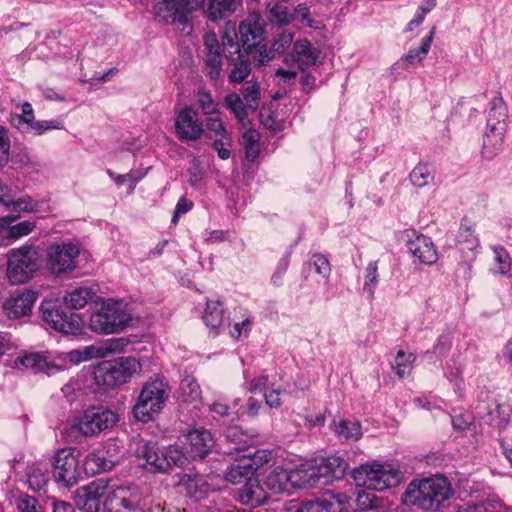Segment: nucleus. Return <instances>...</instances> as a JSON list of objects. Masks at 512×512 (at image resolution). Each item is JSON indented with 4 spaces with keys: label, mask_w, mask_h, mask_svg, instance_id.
<instances>
[{
    "label": "nucleus",
    "mask_w": 512,
    "mask_h": 512,
    "mask_svg": "<svg viewBox=\"0 0 512 512\" xmlns=\"http://www.w3.org/2000/svg\"><path fill=\"white\" fill-rule=\"evenodd\" d=\"M137 456L145 461L143 466L151 473H167L172 466H181L185 461L182 453L176 448L161 449L153 442L139 444Z\"/></svg>",
    "instance_id": "6"
},
{
    "label": "nucleus",
    "mask_w": 512,
    "mask_h": 512,
    "mask_svg": "<svg viewBox=\"0 0 512 512\" xmlns=\"http://www.w3.org/2000/svg\"><path fill=\"white\" fill-rule=\"evenodd\" d=\"M27 483L31 490L41 492L48 484L47 470L38 465H33L27 475Z\"/></svg>",
    "instance_id": "40"
},
{
    "label": "nucleus",
    "mask_w": 512,
    "mask_h": 512,
    "mask_svg": "<svg viewBox=\"0 0 512 512\" xmlns=\"http://www.w3.org/2000/svg\"><path fill=\"white\" fill-rule=\"evenodd\" d=\"M37 206L38 204L29 196L17 200H13L11 197L10 202L6 204V207L12 211L11 214H19V217L21 216V212L37 211Z\"/></svg>",
    "instance_id": "49"
},
{
    "label": "nucleus",
    "mask_w": 512,
    "mask_h": 512,
    "mask_svg": "<svg viewBox=\"0 0 512 512\" xmlns=\"http://www.w3.org/2000/svg\"><path fill=\"white\" fill-rule=\"evenodd\" d=\"M436 27H432L428 36H426L421 43L420 48H411L408 53L403 57L409 64H415L421 62L428 54L431 44L434 39Z\"/></svg>",
    "instance_id": "36"
},
{
    "label": "nucleus",
    "mask_w": 512,
    "mask_h": 512,
    "mask_svg": "<svg viewBox=\"0 0 512 512\" xmlns=\"http://www.w3.org/2000/svg\"><path fill=\"white\" fill-rule=\"evenodd\" d=\"M224 103L227 109L233 113L235 118L244 124L245 120H247V107L243 99L236 92L228 93L224 98Z\"/></svg>",
    "instance_id": "38"
},
{
    "label": "nucleus",
    "mask_w": 512,
    "mask_h": 512,
    "mask_svg": "<svg viewBox=\"0 0 512 512\" xmlns=\"http://www.w3.org/2000/svg\"><path fill=\"white\" fill-rule=\"evenodd\" d=\"M190 443V454L193 459H203L214 446L211 433L205 429H194L187 435Z\"/></svg>",
    "instance_id": "21"
},
{
    "label": "nucleus",
    "mask_w": 512,
    "mask_h": 512,
    "mask_svg": "<svg viewBox=\"0 0 512 512\" xmlns=\"http://www.w3.org/2000/svg\"><path fill=\"white\" fill-rule=\"evenodd\" d=\"M10 159V138L8 130L0 125V166H5Z\"/></svg>",
    "instance_id": "59"
},
{
    "label": "nucleus",
    "mask_w": 512,
    "mask_h": 512,
    "mask_svg": "<svg viewBox=\"0 0 512 512\" xmlns=\"http://www.w3.org/2000/svg\"><path fill=\"white\" fill-rule=\"evenodd\" d=\"M335 432L345 440L357 441L362 436L360 423L346 420H340L335 424Z\"/></svg>",
    "instance_id": "42"
},
{
    "label": "nucleus",
    "mask_w": 512,
    "mask_h": 512,
    "mask_svg": "<svg viewBox=\"0 0 512 512\" xmlns=\"http://www.w3.org/2000/svg\"><path fill=\"white\" fill-rule=\"evenodd\" d=\"M290 482L292 488H311L316 486L315 478H317L313 470V463H305L289 470Z\"/></svg>",
    "instance_id": "28"
},
{
    "label": "nucleus",
    "mask_w": 512,
    "mask_h": 512,
    "mask_svg": "<svg viewBox=\"0 0 512 512\" xmlns=\"http://www.w3.org/2000/svg\"><path fill=\"white\" fill-rule=\"evenodd\" d=\"M293 33L285 30L279 34L278 38L273 43V51L283 53L291 45L293 41Z\"/></svg>",
    "instance_id": "63"
},
{
    "label": "nucleus",
    "mask_w": 512,
    "mask_h": 512,
    "mask_svg": "<svg viewBox=\"0 0 512 512\" xmlns=\"http://www.w3.org/2000/svg\"><path fill=\"white\" fill-rule=\"evenodd\" d=\"M263 486L267 492L276 494L289 491L291 488L289 470L280 466L274 468L266 475Z\"/></svg>",
    "instance_id": "27"
},
{
    "label": "nucleus",
    "mask_w": 512,
    "mask_h": 512,
    "mask_svg": "<svg viewBox=\"0 0 512 512\" xmlns=\"http://www.w3.org/2000/svg\"><path fill=\"white\" fill-rule=\"evenodd\" d=\"M39 269V255L32 246L12 249L7 254V277L11 284L29 281Z\"/></svg>",
    "instance_id": "5"
},
{
    "label": "nucleus",
    "mask_w": 512,
    "mask_h": 512,
    "mask_svg": "<svg viewBox=\"0 0 512 512\" xmlns=\"http://www.w3.org/2000/svg\"><path fill=\"white\" fill-rule=\"evenodd\" d=\"M43 320L54 330H56L57 326H62L63 323H59L61 318L64 317V309L58 304L57 301L54 300H44L41 303L40 307ZM68 329H71L70 326H65Z\"/></svg>",
    "instance_id": "30"
},
{
    "label": "nucleus",
    "mask_w": 512,
    "mask_h": 512,
    "mask_svg": "<svg viewBox=\"0 0 512 512\" xmlns=\"http://www.w3.org/2000/svg\"><path fill=\"white\" fill-rule=\"evenodd\" d=\"M457 243L464 245L467 249L473 250L479 244L477 235H475L474 225L467 218H463L457 235Z\"/></svg>",
    "instance_id": "34"
},
{
    "label": "nucleus",
    "mask_w": 512,
    "mask_h": 512,
    "mask_svg": "<svg viewBox=\"0 0 512 512\" xmlns=\"http://www.w3.org/2000/svg\"><path fill=\"white\" fill-rule=\"evenodd\" d=\"M491 110L487 120L488 130L485 133L483 147H498L503 142L505 132L506 108L502 98H493L491 101Z\"/></svg>",
    "instance_id": "13"
},
{
    "label": "nucleus",
    "mask_w": 512,
    "mask_h": 512,
    "mask_svg": "<svg viewBox=\"0 0 512 512\" xmlns=\"http://www.w3.org/2000/svg\"><path fill=\"white\" fill-rule=\"evenodd\" d=\"M308 264L314 267L317 274L328 278L331 272V267L328 259L322 254H314L309 260Z\"/></svg>",
    "instance_id": "58"
},
{
    "label": "nucleus",
    "mask_w": 512,
    "mask_h": 512,
    "mask_svg": "<svg viewBox=\"0 0 512 512\" xmlns=\"http://www.w3.org/2000/svg\"><path fill=\"white\" fill-rule=\"evenodd\" d=\"M180 397L182 401L189 403H198L201 400V389L196 380L191 376H186L180 382Z\"/></svg>",
    "instance_id": "35"
},
{
    "label": "nucleus",
    "mask_w": 512,
    "mask_h": 512,
    "mask_svg": "<svg viewBox=\"0 0 512 512\" xmlns=\"http://www.w3.org/2000/svg\"><path fill=\"white\" fill-rule=\"evenodd\" d=\"M241 41L246 52L258 47L264 40V23L259 14H250L239 25Z\"/></svg>",
    "instance_id": "17"
},
{
    "label": "nucleus",
    "mask_w": 512,
    "mask_h": 512,
    "mask_svg": "<svg viewBox=\"0 0 512 512\" xmlns=\"http://www.w3.org/2000/svg\"><path fill=\"white\" fill-rule=\"evenodd\" d=\"M313 470L317 476V478H315L316 486L326 485L334 480L322 458L314 461Z\"/></svg>",
    "instance_id": "57"
},
{
    "label": "nucleus",
    "mask_w": 512,
    "mask_h": 512,
    "mask_svg": "<svg viewBox=\"0 0 512 512\" xmlns=\"http://www.w3.org/2000/svg\"><path fill=\"white\" fill-rule=\"evenodd\" d=\"M226 60L228 66L230 67V72L228 75V80L230 83H241L250 75L252 67L248 52H246V54L240 53L234 56L227 55Z\"/></svg>",
    "instance_id": "24"
},
{
    "label": "nucleus",
    "mask_w": 512,
    "mask_h": 512,
    "mask_svg": "<svg viewBox=\"0 0 512 512\" xmlns=\"http://www.w3.org/2000/svg\"><path fill=\"white\" fill-rule=\"evenodd\" d=\"M119 421L118 414L104 406H90L68 421L69 434L74 437H96L113 428Z\"/></svg>",
    "instance_id": "2"
},
{
    "label": "nucleus",
    "mask_w": 512,
    "mask_h": 512,
    "mask_svg": "<svg viewBox=\"0 0 512 512\" xmlns=\"http://www.w3.org/2000/svg\"><path fill=\"white\" fill-rule=\"evenodd\" d=\"M352 497V509L357 511L374 510L380 506V499L377 497L375 490L359 489Z\"/></svg>",
    "instance_id": "31"
},
{
    "label": "nucleus",
    "mask_w": 512,
    "mask_h": 512,
    "mask_svg": "<svg viewBox=\"0 0 512 512\" xmlns=\"http://www.w3.org/2000/svg\"><path fill=\"white\" fill-rule=\"evenodd\" d=\"M197 104L204 115L219 114V104L214 100L211 92L205 87H200L196 93Z\"/></svg>",
    "instance_id": "39"
},
{
    "label": "nucleus",
    "mask_w": 512,
    "mask_h": 512,
    "mask_svg": "<svg viewBox=\"0 0 512 512\" xmlns=\"http://www.w3.org/2000/svg\"><path fill=\"white\" fill-rule=\"evenodd\" d=\"M94 296V292L89 287H79L64 296V302L72 309L83 308Z\"/></svg>",
    "instance_id": "33"
},
{
    "label": "nucleus",
    "mask_w": 512,
    "mask_h": 512,
    "mask_svg": "<svg viewBox=\"0 0 512 512\" xmlns=\"http://www.w3.org/2000/svg\"><path fill=\"white\" fill-rule=\"evenodd\" d=\"M222 54L221 55H205L203 60V72L211 81H217L222 75Z\"/></svg>",
    "instance_id": "41"
},
{
    "label": "nucleus",
    "mask_w": 512,
    "mask_h": 512,
    "mask_svg": "<svg viewBox=\"0 0 512 512\" xmlns=\"http://www.w3.org/2000/svg\"><path fill=\"white\" fill-rule=\"evenodd\" d=\"M141 501V494L136 489L117 487L107 495L104 509L105 512H144Z\"/></svg>",
    "instance_id": "12"
},
{
    "label": "nucleus",
    "mask_w": 512,
    "mask_h": 512,
    "mask_svg": "<svg viewBox=\"0 0 512 512\" xmlns=\"http://www.w3.org/2000/svg\"><path fill=\"white\" fill-rule=\"evenodd\" d=\"M139 370L140 363L135 358L119 357L99 364L94 374L99 384L114 387L126 383Z\"/></svg>",
    "instance_id": "8"
},
{
    "label": "nucleus",
    "mask_w": 512,
    "mask_h": 512,
    "mask_svg": "<svg viewBox=\"0 0 512 512\" xmlns=\"http://www.w3.org/2000/svg\"><path fill=\"white\" fill-rule=\"evenodd\" d=\"M59 323H63L65 326H70L71 329H68L67 327L64 328V326H57L56 331L62 332L65 334H80L83 329V321L79 314L74 312H66L64 310V317L61 318V321Z\"/></svg>",
    "instance_id": "43"
},
{
    "label": "nucleus",
    "mask_w": 512,
    "mask_h": 512,
    "mask_svg": "<svg viewBox=\"0 0 512 512\" xmlns=\"http://www.w3.org/2000/svg\"><path fill=\"white\" fill-rule=\"evenodd\" d=\"M315 501L321 504L328 512H341L346 507H353L352 497L345 493L328 491L322 498Z\"/></svg>",
    "instance_id": "29"
},
{
    "label": "nucleus",
    "mask_w": 512,
    "mask_h": 512,
    "mask_svg": "<svg viewBox=\"0 0 512 512\" xmlns=\"http://www.w3.org/2000/svg\"><path fill=\"white\" fill-rule=\"evenodd\" d=\"M130 315L123 309L120 302L108 300L90 317V328L103 334L117 333L130 322Z\"/></svg>",
    "instance_id": "7"
},
{
    "label": "nucleus",
    "mask_w": 512,
    "mask_h": 512,
    "mask_svg": "<svg viewBox=\"0 0 512 512\" xmlns=\"http://www.w3.org/2000/svg\"><path fill=\"white\" fill-rule=\"evenodd\" d=\"M495 260L498 265L497 272L501 275L512 272V260L507 251L501 247L494 248Z\"/></svg>",
    "instance_id": "55"
},
{
    "label": "nucleus",
    "mask_w": 512,
    "mask_h": 512,
    "mask_svg": "<svg viewBox=\"0 0 512 512\" xmlns=\"http://www.w3.org/2000/svg\"><path fill=\"white\" fill-rule=\"evenodd\" d=\"M487 422L496 428H504L509 422L508 408L496 404L494 410L487 413Z\"/></svg>",
    "instance_id": "50"
},
{
    "label": "nucleus",
    "mask_w": 512,
    "mask_h": 512,
    "mask_svg": "<svg viewBox=\"0 0 512 512\" xmlns=\"http://www.w3.org/2000/svg\"><path fill=\"white\" fill-rule=\"evenodd\" d=\"M414 360L415 356L413 354H406L402 350L398 351L394 369L399 378H404L410 374Z\"/></svg>",
    "instance_id": "51"
},
{
    "label": "nucleus",
    "mask_w": 512,
    "mask_h": 512,
    "mask_svg": "<svg viewBox=\"0 0 512 512\" xmlns=\"http://www.w3.org/2000/svg\"><path fill=\"white\" fill-rule=\"evenodd\" d=\"M293 51L294 60L298 63L301 71H304L307 66L316 65L321 55V51L312 47L306 39L297 40L294 43Z\"/></svg>",
    "instance_id": "26"
},
{
    "label": "nucleus",
    "mask_w": 512,
    "mask_h": 512,
    "mask_svg": "<svg viewBox=\"0 0 512 512\" xmlns=\"http://www.w3.org/2000/svg\"><path fill=\"white\" fill-rule=\"evenodd\" d=\"M254 462L251 456H242L228 468L225 475L226 480L232 484H240L243 481L246 482L248 479H252L256 471Z\"/></svg>",
    "instance_id": "23"
},
{
    "label": "nucleus",
    "mask_w": 512,
    "mask_h": 512,
    "mask_svg": "<svg viewBox=\"0 0 512 512\" xmlns=\"http://www.w3.org/2000/svg\"><path fill=\"white\" fill-rule=\"evenodd\" d=\"M205 128L208 136L215 137L212 147L217 151L218 157L227 160L230 157V147L232 145L231 133L227 130L225 123L220 117H209L205 120Z\"/></svg>",
    "instance_id": "15"
},
{
    "label": "nucleus",
    "mask_w": 512,
    "mask_h": 512,
    "mask_svg": "<svg viewBox=\"0 0 512 512\" xmlns=\"http://www.w3.org/2000/svg\"><path fill=\"white\" fill-rule=\"evenodd\" d=\"M407 247L413 256L421 263L431 265L437 261V252L430 238L424 235H417L407 242Z\"/></svg>",
    "instance_id": "22"
},
{
    "label": "nucleus",
    "mask_w": 512,
    "mask_h": 512,
    "mask_svg": "<svg viewBox=\"0 0 512 512\" xmlns=\"http://www.w3.org/2000/svg\"><path fill=\"white\" fill-rule=\"evenodd\" d=\"M242 95L246 101L247 108L256 110L258 108V99L260 96V86L258 83L247 84L242 89Z\"/></svg>",
    "instance_id": "53"
},
{
    "label": "nucleus",
    "mask_w": 512,
    "mask_h": 512,
    "mask_svg": "<svg viewBox=\"0 0 512 512\" xmlns=\"http://www.w3.org/2000/svg\"><path fill=\"white\" fill-rule=\"evenodd\" d=\"M38 297V293L33 290H25L20 294H15L8 298L4 303V310L9 318H20L28 315L34 302Z\"/></svg>",
    "instance_id": "20"
},
{
    "label": "nucleus",
    "mask_w": 512,
    "mask_h": 512,
    "mask_svg": "<svg viewBox=\"0 0 512 512\" xmlns=\"http://www.w3.org/2000/svg\"><path fill=\"white\" fill-rule=\"evenodd\" d=\"M36 227V223L30 220H24L15 225L10 224L8 229V239H18L30 234Z\"/></svg>",
    "instance_id": "54"
},
{
    "label": "nucleus",
    "mask_w": 512,
    "mask_h": 512,
    "mask_svg": "<svg viewBox=\"0 0 512 512\" xmlns=\"http://www.w3.org/2000/svg\"><path fill=\"white\" fill-rule=\"evenodd\" d=\"M127 345L128 341L125 338L107 340L103 348L97 349V356L104 357L107 353L121 352Z\"/></svg>",
    "instance_id": "60"
},
{
    "label": "nucleus",
    "mask_w": 512,
    "mask_h": 512,
    "mask_svg": "<svg viewBox=\"0 0 512 512\" xmlns=\"http://www.w3.org/2000/svg\"><path fill=\"white\" fill-rule=\"evenodd\" d=\"M433 180V174L425 164H418L410 173V181L415 187H424Z\"/></svg>",
    "instance_id": "48"
},
{
    "label": "nucleus",
    "mask_w": 512,
    "mask_h": 512,
    "mask_svg": "<svg viewBox=\"0 0 512 512\" xmlns=\"http://www.w3.org/2000/svg\"><path fill=\"white\" fill-rule=\"evenodd\" d=\"M242 4V0H208L205 15L210 21H219L231 16Z\"/></svg>",
    "instance_id": "25"
},
{
    "label": "nucleus",
    "mask_w": 512,
    "mask_h": 512,
    "mask_svg": "<svg viewBox=\"0 0 512 512\" xmlns=\"http://www.w3.org/2000/svg\"><path fill=\"white\" fill-rule=\"evenodd\" d=\"M105 489L106 486L101 481H93L78 488L75 492L76 505L83 512H99Z\"/></svg>",
    "instance_id": "18"
},
{
    "label": "nucleus",
    "mask_w": 512,
    "mask_h": 512,
    "mask_svg": "<svg viewBox=\"0 0 512 512\" xmlns=\"http://www.w3.org/2000/svg\"><path fill=\"white\" fill-rule=\"evenodd\" d=\"M170 386L162 379L147 381L132 412L137 421L148 423L162 411L169 398Z\"/></svg>",
    "instance_id": "3"
},
{
    "label": "nucleus",
    "mask_w": 512,
    "mask_h": 512,
    "mask_svg": "<svg viewBox=\"0 0 512 512\" xmlns=\"http://www.w3.org/2000/svg\"><path fill=\"white\" fill-rule=\"evenodd\" d=\"M325 462L332 479L339 480L343 478L348 468V463L340 456L331 455L328 457H322Z\"/></svg>",
    "instance_id": "45"
},
{
    "label": "nucleus",
    "mask_w": 512,
    "mask_h": 512,
    "mask_svg": "<svg viewBox=\"0 0 512 512\" xmlns=\"http://www.w3.org/2000/svg\"><path fill=\"white\" fill-rule=\"evenodd\" d=\"M80 451L73 447L58 449L53 457V478L63 487H73L80 478Z\"/></svg>",
    "instance_id": "9"
},
{
    "label": "nucleus",
    "mask_w": 512,
    "mask_h": 512,
    "mask_svg": "<svg viewBox=\"0 0 512 512\" xmlns=\"http://www.w3.org/2000/svg\"><path fill=\"white\" fill-rule=\"evenodd\" d=\"M63 127L61 121H32L23 132H27L29 129L33 130L35 134L40 135L43 132L51 129H61Z\"/></svg>",
    "instance_id": "61"
},
{
    "label": "nucleus",
    "mask_w": 512,
    "mask_h": 512,
    "mask_svg": "<svg viewBox=\"0 0 512 512\" xmlns=\"http://www.w3.org/2000/svg\"><path fill=\"white\" fill-rule=\"evenodd\" d=\"M34 120V113L32 105L25 102L22 105V114L15 115L11 118V123L19 130L23 131Z\"/></svg>",
    "instance_id": "52"
},
{
    "label": "nucleus",
    "mask_w": 512,
    "mask_h": 512,
    "mask_svg": "<svg viewBox=\"0 0 512 512\" xmlns=\"http://www.w3.org/2000/svg\"><path fill=\"white\" fill-rule=\"evenodd\" d=\"M222 46L225 58H227V55L234 56L242 53L240 50V45L237 42V34L235 32H224L222 35Z\"/></svg>",
    "instance_id": "56"
},
{
    "label": "nucleus",
    "mask_w": 512,
    "mask_h": 512,
    "mask_svg": "<svg viewBox=\"0 0 512 512\" xmlns=\"http://www.w3.org/2000/svg\"><path fill=\"white\" fill-rule=\"evenodd\" d=\"M204 124L192 106H185L175 119V132L180 140L197 141L204 134Z\"/></svg>",
    "instance_id": "14"
},
{
    "label": "nucleus",
    "mask_w": 512,
    "mask_h": 512,
    "mask_svg": "<svg viewBox=\"0 0 512 512\" xmlns=\"http://www.w3.org/2000/svg\"><path fill=\"white\" fill-rule=\"evenodd\" d=\"M209 413L215 421L223 424L228 421H233L236 417V413L223 401H215L212 403L209 406Z\"/></svg>",
    "instance_id": "44"
},
{
    "label": "nucleus",
    "mask_w": 512,
    "mask_h": 512,
    "mask_svg": "<svg viewBox=\"0 0 512 512\" xmlns=\"http://www.w3.org/2000/svg\"><path fill=\"white\" fill-rule=\"evenodd\" d=\"M260 134L255 129H247L242 135V145L245 156L249 161H254L260 152Z\"/></svg>",
    "instance_id": "37"
},
{
    "label": "nucleus",
    "mask_w": 512,
    "mask_h": 512,
    "mask_svg": "<svg viewBox=\"0 0 512 512\" xmlns=\"http://www.w3.org/2000/svg\"><path fill=\"white\" fill-rule=\"evenodd\" d=\"M16 363H20L25 368L33 370L35 373H46L48 375L59 372L65 367V360L56 358L50 359L47 352H32L20 358Z\"/></svg>",
    "instance_id": "16"
},
{
    "label": "nucleus",
    "mask_w": 512,
    "mask_h": 512,
    "mask_svg": "<svg viewBox=\"0 0 512 512\" xmlns=\"http://www.w3.org/2000/svg\"><path fill=\"white\" fill-rule=\"evenodd\" d=\"M79 254V247L71 242L51 244L46 250L47 267L55 275L73 272Z\"/></svg>",
    "instance_id": "10"
},
{
    "label": "nucleus",
    "mask_w": 512,
    "mask_h": 512,
    "mask_svg": "<svg viewBox=\"0 0 512 512\" xmlns=\"http://www.w3.org/2000/svg\"><path fill=\"white\" fill-rule=\"evenodd\" d=\"M453 496L450 482L444 476L412 481L402 495L403 502L419 509L437 512L448 506Z\"/></svg>",
    "instance_id": "1"
},
{
    "label": "nucleus",
    "mask_w": 512,
    "mask_h": 512,
    "mask_svg": "<svg viewBox=\"0 0 512 512\" xmlns=\"http://www.w3.org/2000/svg\"><path fill=\"white\" fill-rule=\"evenodd\" d=\"M205 55H221V45L214 32H207L203 37Z\"/></svg>",
    "instance_id": "62"
},
{
    "label": "nucleus",
    "mask_w": 512,
    "mask_h": 512,
    "mask_svg": "<svg viewBox=\"0 0 512 512\" xmlns=\"http://www.w3.org/2000/svg\"><path fill=\"white\" fill-rule=\"evenodd\" d=\"M85 465L92 471V473L95 474L111 470L114 467L115 462L106 459L104 456L90 453L86 457Z\"/></svg>",
    "instance_id": "46"
},
{
    "label": "nucleus",
    "mask_w": 512,
    "mask_h": 512,
    "mask_svg": "<svg viewBox=\"0 0 512 512\" xmlns=\"http://www.w3.org/2000/svg\"><path fill=\"white\" fill-rule=\"evenodd\" d=\"M267 9L269 12V19L272 23L285 25L292 20V15L289 14L288 9L280 3H268Z\"/></svg>",
    "instance_id": "47"
},
{
    "label": "nucleus",
    "mask_w": 512,
    "mask_h": 512,
    "mask_svg": "<svg viewBox=\"0 0 512 512\" xmlns=\"http://www.w3.org/2000/svg\"><path fill=\"white\" fill-rule=\"evenodd\" d=\"M352 477L358 485L375 491H384L398 485L401 472L391 465L372 463L353 469Z\"/></svg>",
    "instance_id": "4"
},
{
    "label": "nucleus",
    "mask_w": 512,
    "mask_h": 512,
    "mask_svg": "<svg viewBox=\"0 0 512 512\" xmlns=\"http://www.w3.org/2000/svg\"><path fill=\"white\" fill-rule=\"evenodd\" d=\"M203 320L207 327L218 328L224 321V310L219 301H207L203 313Z\"/></svg>",
    "instance_id": "32"
},
{
    "label": "nucleus",
    "mask_w": 512,
    "mask_h": 512,
    "mask_svg": "<svg viewBox=\"0 0 512 512\" xmlns=\"http://www.w3.org/2000/svg\"><path fill=\"white\" fill-rule=\"evenodd\" d=\"M235 498L243 505L260 506L268 500L269 494L263 484L253 477L236 489Z\"/></svg>",
    "instance_id": "19"
},
{
    "label": "nucleus",
    "mask_w": 512,
    "mask_h": 512,
    "mask_svg": "<svg viewBox=\"0 0 512 512\" xmlns=\"http://www.w3.org/2000/svg\"><path fill=\"white\" fill-rule=\"evenodd\" d=\"M19 512H44L38 500L31 496H24L18 504Z\"/></svg>",
    "instance_id": "64"
},
{
    "label": "nucleus",
    "mask_w": 512,
    "mask_h": 512,
    "mask_svg": "<svg viewBox=\"0 0 512 512\" xmlns=\"http://www.w3.org/2000/svg\"><path fill=\"white\" fill-rule=\"evenodd\" d=\"M204 3V0H163L166 11L164 17L174 25H181V31L189 35L192 31L190 14L200 7H205Z\"/></svg>",
    "instance_id": "11"
}]
</instances>
